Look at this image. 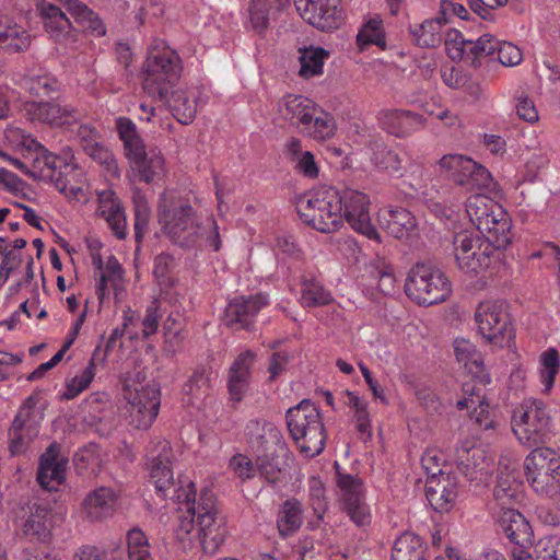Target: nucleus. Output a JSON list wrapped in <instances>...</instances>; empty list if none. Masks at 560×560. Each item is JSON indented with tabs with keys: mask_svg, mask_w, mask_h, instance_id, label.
Here are the masks:
<instances>
[{
	"mask_svg": "<svg viewBox=\"0 0 560 560\" xmlns=\"http://www.w3.org/2000/svg\"><path fill=\"white\" fill-rule=\"evenodd\" d=\"M287 425L292 440L305 457L320 454L326 443L325 427L315 404L302 400L287 411Z\"/></svg>",
	"mask_w": 560,
	"mask_h": 560,
	"instance_id": "nucleus-6",
	"label": "nucleus"
},
{
	"mask_svg": "<svg viewBox=\"0 0 560 560\" xmlns=\"http://www.w3.org/2000/svg\"><path fill=\"white\" fill-rule=\"evenodd\" d=\"M352 230L365 236L370 241L380 243V234L371 223L370 199L360 191L352 190Z\"/></svg>",
	"mask_w": 560,
	"mask_h": 560,
	"instance_id": "nucleus-39",
	"label": "nucleus"
},
{
	"mask_svg": "<svg viewBox=\"0 0 560 560\" xmlns=\"http://www.w3.org/2000/svg\"><path fill=\"white\" fill-rule=\"evenodd\" d=\"M535 552L538 560H560V535H549L539 539Z\"/></svg>",
	"mask_w": 560,
	"mask_h": 560,
	"instance_id": "nucleus-62",
	"label": "nucleus"
},
{
	"mask_svg": "<svg viewBox=\"0 0 560 560\" xmlns=\"http://www.w3.org/2000/svg\"><path fill=\"white\" fill-rule=\"evenodd\" d=\"M268 303L269 300L264 294L236 296L225 307L224 322L230 327L247 328Z\"/></svg>",
	"mask_w": 560,
	"mask_h": 560,
	"instance_id": "nucleus-20",
	"label": "nucleus"
},
{
	"mask_svg": "<svg viewBox=\"0 0 560 560\" xmlns=\"http://www.w3.org/2000/svg\"><path fill=\"white\" fill-rule=\"evenodd\" d=\"M105 355H101L100 347H97L88 364L78 370L72 376L68 377L65 385V390L61 394L63 399L70 400L78 397L81 393L88 389L95 377L97 363H103Z\"/></svg>",
	"mask_w": 560,
	"mask_h": 560,
	"instance_id": "nucleus-36",
	"label": "nucleus"
},
{
	"mask_svg": "<svg viewBox=\"0 0 560 560\" xmlns=\"http://www.w3.org/2000/svg\"><path fill=\"white\" fill-rule=\"evenodd\" d=\"M468 50L466 56H472L476 58L485 56H495L498 39L490 34H485L477 39L471 38L467 44Z\"/></svg>",
	"mask_w": 560,
	"mask_h": 560,
	"instance_id": "nucleus-59",
	"label": "nucleus"
},
{
	"mask_svg": "<svg viewBox=\"0 0 560 560\" xmlns=\"http://www.w3.org/2000/svg\"><path fill=\"white\" fill-rule=\"evenodd\" d=\"M78 137L83 142V149L98 163L105 165L108 172L118 176V166L113 154L98 142L97 131L89 125H81L78 129Z\"/></svg>",
	"mask_w": 560,
	"mask_h": 560,
	"instance_id": "nucleus-38",
	"label": "nucleus"
},
{
	"mask_svg": "<svg viewBox=\"0 0 560 560\" xmlns=\"http://www.w3.org/2000/svg\"><path fill=\"white\" fill-rule=\"evenodd\" d=\"M538 376L542 385L541 392L549 394L560 371V354L556 348H548L538 358Z\"/></svg>",
	"mask_w": 560,
	"mask_h": 560,
	"instance_id": "nucleus-47",
	"label": "nucleus"
},
{
	"mask_svg": "<svg viewBox=\"0 0 560 560\" xmlns=\"http://www.w3.org/2000/svg\"><path fill=\"white\" fill-rule=\"evenodd\" d=\"M369 268V278L373 280V282H369L370 287L374 284L377 285V289L384 295H394L398 292L396 284V276L394 272V267L386 260L385 257L376 256L373 262L368 267ZM365 275H361L358 277V281L360 285H365Z\"/></svg>",
	"mask_w": 560,
	"mask_h": 560,
	"instance_id": "nucleus-37",
	"label": "nucleus"
},
{
	"mask_svg": "<svg viewBox=\"0 0 560 560\" xmlns=\"http://www.w3.org/2000/svg\"><path fill=\"white\" fill-rule=\"evenodd\" d=\"M161 233L173 244L188 249L221 248L219 226L213 217L202 218L173 190H165L158 205Z\"/></svg>",
	"mask_w": 560,
	"mask_h": 560,
	"instance_id": "nucleus-2",
	"label": "nucleus"
},
{
	"mask_svg": "<svg viewBox=\"0 0 560 560\" xmlns=\"http://www.w3.org/2000/svg\"><path fill=\"white\" fill-rule=\"evenodd\" d=\"M44 27L57 43L74 42L72 24L67 15L56 5L42 2L38 5Z\"/></svg>",
	"mask_w": 560,
	"mask_h": 560,
	"instance_id": "nucleus-34",
	"label": "nucleus"
},
{
	"mask_svg": "<svg viewBox=\"0 0 560 560\" xmlns=\"http://www.w3.org/2000/svg\"><path fill=\"white\" fill-rule=\"evenodd\" d=\"M552 418L548 406L536 398H526L513 411L512 430L522 445L532 447L549 440Z\"/></svg>",
	"mask_w": 560,
	"mask_h": 560,
	"instance_id": "nucleus-9",
	"label": "nucleus"
},
{
	"mask_svg": "<svg viewBox=\"0 0 560 560\" xmlns=\"http://www.w3.org/2000/svg\"><path fill=\"white\" fill-rule=\"evenodd\" d=\"M208 100V93L203 88L192 86L189 89L174 88L170 91L166 103L173 116L184 125L190 124L197 114L199 106L206 104Z\"/></svg>",
	"mask_w": 560,
	"mask_h": 560,
	"instance_id": "nucleus-18",
	"label": "nucleus"
},
{
	"mask_svg": "<svg viewBox=\"0 0 560 560\" xmlns=\"http://www.w3.org/2000/svg\"><path fill=\"white\" fill-rule=\"evenodd\" d=\"M495 235L481 234L476 231L463 230L453 237L454 256L458 268L471 275L488 269L499 249L509 244L494 242Z\"/></svg>",
	"mask_w": 560,
	"mask_h": 560,
	"instance_id": "nucleus-8",
	"label": "nucleus"
},
{
	"mask_svg": "<svg viewBox=\"0 0 560 560\" xmlns=\"http://www.w3.org/2000/svg\"><path fill=\"white\" fill-rule=\"evenodd\" d=\"M93 262L100 269V280L96 284V295L100 302L103 303L109 296L112 289L115 299L121 300L125 293V279L119 261L110 256L104 266H102L101 258H93Z\"/></svg>",
	"mask_w": 560,
	"mask_h": 560,
	"instance_id": "nucleus-25",
	"label": "nucleus"
},
{
	"mask_svg": "<svg viewBox=\"0 0 560 560\" xmlns=\"http://www.w3.org/2000/svg\"><path fill=\"white\" fill-rule=\"evenodd\" d=\"M3 140L11 149L22 153H31L40 147V143L31 133L16 125L7 127Z\"/></svg>",
	"mask_w": 560,
	"mask_h": 560,
	"instance_id": "nucleus-53",
	"label": "nucleus"
},
{
	"mask_svg": "<svg viewBox=\"0 0 560 560\" xmlns=\"http://www.w3.org/2000/svg\"><path fill=\"white\" fill-rule=\"evenodd\" d=\"M12 81L30 96H49L58 89L56 79L40 69H28L15 72L12 77Z\"/></svg>",
	"mask_w": 560,
	"mask_h": 560,
	"instance_id": "nucleus-32",
	"label": "nucleus"
},
{
	"mask_svg": "<svg viewBox=\"0 0 560 560\" xmlns=\"http://www.w3.org/2000/svg\"><path fill=\"white\" fill-rule=\"evenodd\" d=\"M380 127L397 138H405L422 129L425 119L417 113L407 109H383L377 116Z\"/></svg>",
	"mask_w": 560,
	"mask_h": 560,
	"instance_id": "nucleus-21",
	"label": "nucleus"
},
{
	"mask_svg": "<svg viewBox=\"0 0 560 560\" xmlns=\"http://www.w3.org/2000/svg\"><path fill=\"white\" fill-rule=\"evenodd\" d=\"M143 90L159 101H166L182 72L179 56L163 42L149 48L142 66Z\"/></svg>",
	"mask_w": 560,
	"mask_h": 560,
	"instance_id": "nucleus-5",
	"label": "nucleus"
},
{
	"mask_svg": "<svg viewBox=\"0 0 560 560\" xmlns=\"http://www.w3.org/2000/svg\"><path fill=\"white\" fill-rule=\"evenodd\" d=\"M456 462L459 471L471 481L481 480L492 468V459L482 448L476 446L463 445L457 448Z\"/></svg>",
	"mask_w": 560,
	"mask_h": 560,
	"instance_id": "nucleus-29",
	"label": "nucleus"
},
{
	"mask_svg": "<svg viewBox=\"0 0 560 560\" xmlns=\"http://www.w3.org/2000/svg\"><path fill=\"white\" fill-rule=\"evenodd\" d=\"M424 553L422 539L413 533L406 532L395 540L392 560H424Z\"/></svg>",
	"mask_w": 560,
	"mask_h": 560,
	"instance_id": "nucleus-46",
	"label": "nucleus"
},
{
	"mask_svg": "<svg viewBox=\"0 0 560 560\" xmlns=\"http://www.w3.org/2000/svg\"><path fill=\"white\" fill-rule=\"evenodd\" d=\"M228 467L229 470L241 481L252 479L257 471V466H254L250 458L241 453H237L231 457Z\"/></svg>",
	"mask_w": 560,
	"mask_h": 560,
	"instance_id": "nucleus-61",
	"label": "nucleus"
},
{
	"mask_svg": "<svg viewBox=\"0 0 560 560\" xmlns=\"http://www.w3.org/2000/svg\"><path fill=\"white\" fill-rule=\"evenodd\" d=\"M32 44L27 28L18 24L12 18L0 15V49L8 54L26 51Z\"/></svg>",
	"mask_w": 560,
	"mask_h": 560,
	"instance_id": "nucleus-33",
	"label": "nucleus"
},
{
	"mask_svg": "<svg viewBox=\"0 0 560 560\" xmlns=\"http://www.w3.org/2000/svg\"><path fill=\"white\" fill-rule=\"evenodd\" d=\"M30 154H34V174L55 183L57 178L69 176L77 168L73 151L69 147L63 148L60 154H55L40 144L37 150Z\"/></svg>",
	"mask_w": 560,
	"mask_h": 560,
	"instance_id": "nucleus-17",
	"label": "nucleus"
},
{
	"mask_svg": "<svg viewBox=\"0 0 560 560\" xmlns=\"http://www.w3.org/2000/svg\"><path fill=\"white\" fill-rule=\"evenodd\" d=\"M289 0H253L249 7V25L256 32L267 27L268 18L272 9H280Z\"/></svg>",
	"mask_w": 560,
	"mask_h": 560,
	"instance_id": "nucleus-52",
	"label": "nucleus"
},
{
	"mask_svg": "<svg viewBox=\"0 0 560 560\" xmlns=\"http://www.w3.org/2000/svg\"><path fill=\"white\" fill-rule=\"evenodd\" d=\"M355 148H352V154L361 158L368 156L371 164L380 172L386 173L393 177L400 178L404 175L402 160L398 152L388 147L372 128L364 127L357 130ZM363 159H361L362 161Z\"/></svg>",
	"mask_w": 560,
	"mask_h": 560,
	"instance_id": "nucleus-14",
	"label": "nucleus"
},
{
	"mask_svg": "<svg viewBox=\"0 0 560 560\" xmlns=\"http://www.w3.org/2000/svg\"><path fill=\"white\" fill-rule=\"evenodd\" d=\"M439 164L451 180L464 187L467 191L475 189L492 190L493 182L489 171L467 156L459 154L444 155Z\"/></svg>",
	"mask_w": 560,
	"mask_h": 560,
	"instance_id": "nucleus-15",
	"label": "nucleus"
},
{
	"mask_svg": "<svg viewBox=\"0 0 560 560\" xmlns=\"http://www.w3.org/2000/svg\"><path fill=\"white\" fill-rule=\"evenodd\" d=\"M55 186L68 199L80 203H86L92 196V190L85 180L84 173L78 167L69 176L57 178Z\"/></svg>",
	"mask_w": 560,
	"mask_h": 560,
	"instance_id": "nucleus-43",
	"label": "nucleus"
},
{
	"mask_svg": "<svg viewBox=\"0 0 560 560\" xmlns=\"http://www.w3.org/2000/svg\"><path fill=\"white\" fill-rule=\"evenodd\" d=\"M71 3L68 12L79 24L95 36H104L106 34V26L96 13L78 0Z\"/></svg>",
	"mask_w": 560,
	"mask_h": 560,
	"instance_id": "nucleus-51",
	"label": "nucleus"
},
{
	"mask_svg": "<svg viewBox=\"0 0 560 560\" xmlns=\"http://www.w3.org/2000/svg\"><path fill=\"white\" fill-rule=\"evenodd\" d=\"M383 218L384 228L395 238L407 241L416 235L417 220L407 209H390L384 212Z\"/></svg>",
	"mask_w": 560,
	"mask_h": 560,
	"instance_id": "nucleus-40",
	"label": "nucleus"
},
{
	"mask_svg": "<svg viewBox=\"0 0 560 560\" xmlns=\"http://www.w3.org/2000/svg\"><path fill=\"white\" fill-rule=\"evenodd\" d=\"M32 398H28L14 418L12 427L9 431V450L12 455L20 454L26 450L30 441L37 434V429L28 423V416Z\"/></svg>",
	"mask_w": 560,
	"mask_h": 560,
	"instance_id": "nucleus-35",
	"label": "nucleus"
},
{
	"mask_svg": "<svg viewBox=\"0 0 560 560\" xmlns=\"http://www.w3.org/2000/svg\"><path fill=\"white\" fill-rule=\"evenodd\" d=\"M296 209L306 224L324 233L337 231L350 218L347 196L328 185L310 190L299 199Z\"/></svg>",
	"mask_w": 560,
	"mask_h": 560,
	"instance_id": "nucleus-3",
	"label": "nucleus"
},
{
	"mask_svg": "<svg viewBox=\"0 0 560 560\" xmlns=\"http://www.w3.org/2000/svg\"><path fill=\"white\" fill-rule=\"evenodd\" d=\"M459 410H471L470 417L476 424L485 431H495L497 423L489 411V404L485 401V397L474 390L468 397L459 399L456 404Z\"/></svg>",
	"mask_w": 560,
	"mask_h": 560,
	"instance_id": "nucleus-44",
	"label": "nucleus"
},
{
	"mask_svg": "<svg viewBox=\"0 0 560 560\" xmlns=\"http://www.w3.org/2000/svg\"><path fill=\"white\" fill-rule=\"evenodd\" d=\"M454 354L456 360L467 366L469 363L478 364L480 355L472 342L464 338L454 340Z\"/></svg>",
	"mask_w": 560,
	"mask_h": 560,
	"instance_id": "nucleus-63",
	"label": "nucleus"
},
{
	"mask_svg": "<svg viewBox=\"0 0 560 560\" xmlns=\"http://www.w3.org/2000/svg\"><path fill=\"white\" fill-rule=\"evenodd\" d=\"M132 200L135 208V233L139 241L148 229L151 219V207L147 197L140 190H135Z\"/></svg>",
	"mask_w": 560,
	"mask_h": 560,
	"instance_id": "nucleus-57",
	"label": "nucleus"
},
{
	"mask_svg": "<svg viewBox=\"0 0 560 560\" xmlns=\"http://www.w3.org/2000/svg\"><path fill=\"white\" fill-rule=\"evenodd\" d=\"M525 477L540 495L553 497L560 478V455L549 447H536L524 459Z\"/></svg>",
	"mask_w": 560,
	"mask_h": 560,
	"instance_id": "nucleus-13",
	"label": "nucleus"
},
{
	"mask_svg": "<svg viewBox=\"0 0 560 560\" xmlns=\"http://www.w3.org/2000/svg\"><path fill=\"white\" fill-rule=\"evenodd\" d=\"M118 494L109 487H100L90 491L82 501L81 515L89 522H103L114 515Z\"/></svg>",
	"mask_w": 560,
	"mask_h": 560,
	"instance_id": "nucleus-22",
	"label": "nucleus"
},
{
	"mask_svg": "<svg viewBox=\"0 0 560 560\" xmlns=\"http://www.w3.org/2000/svg\"><path fill=\"white\" fill-rule=\"evenodd\" d=\"M21 112L31 121L62 127L78 119V113L70 106H61L50 102H25Z\"/></svg>",
	"mask_w": 560,
	"mask_h": 560,
	"instance_id": "nucleus-19",
	"label": "nucleus"
},
{
	"mask_svg": "<svg viewBox=\"0 0 560 560\" xmlns=\"http://www.w3.org/2000/svg\"><path fill=\"white\" fill-rule=\"evenodd\" d=\"M520 488L521 485L514 476L501 472L498 476V482L493 490L494 500L499 505H501V509H506L505 505L517 500L520 495Z\"/></svg>",
	"mask_w": 560,
	"mask_h": 560,
	"instance_id": "nucleus-54",
	"label": "nucleus"
},
{
	"mask_svg": "<svg viewBox=\"0 0 560 560\" xmlns=\"http://www.w3.org/2000/svg\"><path fill=\"white\" fill-rule=\"evenodd\" d=\"M250 447L256 453L257 471L269 482L278 481L282 476L281 459L289 450L278 428L272 423L253 422L248 425Z\"/></svg>",
	"mask_w": 560,
	"mask_h": 560,
	"instance_id": "nucleus-7",
	"label": "nucleus"
},
{
	"mask_svg": "<svg viewBox=\"0 0 560 560\" xmlns=\"http://www.w3.org/2000/svg\"><path fill=\"white\" fill-rule=\"evenodd\" d=\"M50 513L47 508L36 506L23 525V534L31 542L46 544L50 539Z\"/></svg>",
	"mask_w": 560,
	"mask_h": 560,
	"instance_id": "nucleus-42",
	"label": "nucleus"
},
{
	"mask_svg": "<svg viewBox=\"0 0 560 560\" xmlns=\"http://www.w3.org/2000/svg\"><path fill=\"white\" fill-rule=\"evenodd\" d=\"M457 493L456 479L450 474L427 479L425 497L431 508L436 512L450 511L455 503Z\"/></svg>",
	"mask_w": 560,
	"mask_h": 560,
	"instance_id": "nucleus-28",
	"label": "nucleus"
},
{
	"mask_svg": "<svg viewBox=\"0 0 560 560\" xmlns=\"http://www.w3.org/2000/svg\"><path fill=\"white\" fill-rule=\"evenodd\" d=\"M352 523L361 530L359 536L363 540L368 536L372 522L370 506L364 500V487L360 478L352 477Z\"/></svg>",
	"mask_w": 560,
	"mask_h": 560,
	"instance_id": "nucleus-45",
	"label": "nucleus"
},
{
	"mask_svg": "<svg viewBox=\"0 0 560 560\" xmlns=\"http://www.w3.org/2000/svg\"><path fill=\"white\" fill-rule=\"evenodd\" d=\"M405 292L419 305H433L444 302L451 295L452 287L441 269L419 262L406 278Z\"/></svg>",
	"mask_w": 560,
	"mask_h": 560,
	"instance_id": "nucleus-10",
	"label": "nucleus"
},
{
	"mask_svg": "<svg viewBox=\"0 0 560 560\" xmlns=\"http://www.w3.org/2000/svg\"><path fill=\"white\" fill-rule=\"evenodd\" d=\"M330 57L329 50L319 46H304L299 48V74L303 79H312L324 73V65Z\"/></svg>",
	"mask_w": 560,
	"mask_h": 560,
	"instance_id": "nucleus-41",
	"label": "nucleus"
},
{
	"mask_svg": "<svg viewBox=\"0 0 560 560\" xmlns=\"http://www.w3.org/2000/svg\"><path fill=\"white\" fill-rule=\"evenodd\" d=\"M331 295L317 281H306L303 283L301 292V303L306 307H314L329 303Z\"/></svg>",
	"mask_w": 560,
	"mask_h": 560,
	"instance_id": "nucleus-58",
	"label": "nucleus"
},
{
	"mask_svg": "<svg viewBox=\"0 0 560 560\" xmlns=\"http://www.w3.org/2000/svg\"><path fill=\"white\" fill-rule=\"evenodd\" d=\"M97 213L103 218L117 238L124 240L128 234L127 218L118 196L110 189L98 194Z\"/></svg>",
	"mask_w": 560,
	"mask_h": 560,
	"instance_id": "nucleus-30",
	"label": "nucleus"
},
{
	"mask_svg": "<svg viewBox=\"0 0 560 560\" xmlns=\"http://www.w3.org/2000/svg\"><path fill=\"white\" fill-rule=\"evenodd\" d=\"M318 112L317 104L303 95L287 94L278 102L279 116L301 129L310 124Z\"/></svg>",
	"mask_w": 560,
	"mask_h": 560,
	"instance_id": "nucleus-26",
	"label": "nucleus"
},
{
	"mask_svg": "<svg viewBox=\"0 0 560 560\" xmlns=\"http://www.w3.org/2000/svg\"><path fill=\"white\" fill-rule=\"evenodd\" d=\"M116 128L124 143L125 155L129 160L144 148L142 139L140 138L136 125L126 117L116 119Z\"/></svg>",
	"mask_w": 560,
	"mask_h": 560,
	"instance_id": "nucleus-50",
	"label": "nucleus"
},
{
	"mask_svg": "<svg viewBox=\"0 0 560 560\" xmlns=\"http://www.w3.org/2000/svg\"><path fill=\"white\" fill-rule=\"evenodd\" d=\"M335 129L334 118L319 109L311 122L302 128V131L315 140L323 141L330 138L335 133Z\"/></svg>",
	"mask_w": 560,
	"mask_h": 560,
	"instance_id": "nucleus-55",
	"label": "nucleus"
},
{
	"mask_svg": "<svg viewBox=\"0 0 560 560\" xmlns=\"http://www.w3.org/2000/svg\"><path fill=\"white\" fill-rule=\"evenodd\" d=\"M445 23L443 15L440 14L411 28V34L419 46L436 47L443 40L442 27Z\"/></svg>",
	"mask_w": 560,
	"mask_h": 560,
	"instance_id": "nucleus-49",
	"label": "nucleus"
},
{
	"mask_svg": "<svg viewBox=\"0 0 560 560\" xmlns=\"http://www.w3.org/2000/svg\"><path fill=\"white\" fill-rule=\"evenodd\" d=\"M498 532L503 534L514 548H526L532 542V527L515 509H501L497 515Z\"/></svg>",
	"mask_w": 560,
	"mask_h": 560,
	"instance_id": "nucleus-23",
	"label": "nucleus"
},
{
	"mask_svg": "<svg viewBox=\"0 0 560 560\" xmlns=\"http://www.w3.org/2000/svg\"><path fill=\"white\" fill-rule=\"evenodd\" d=\"M255 363V353L245 350L232 363L228 374V389L232 400L238 402L247 394Z\"/></svg>",
	"mask_w": 560,
	"mask_h": 560,
	"instance_id": "nucleus-24",
	"label": "nucleus"
},
{
	"mask_svg": "<svg viewBox=\"0 0 560 560\" xmlns=\"http://www.w3.org/2000/svg\"><path fill=\"white\" fill-rule=\"evenodd\" d=\"M130 168L138 178L147 184L162 178L165 175V162L161 151L156 148L145 147L129 160Z\"/></svg>",
	"mask_w": 560,
	"mask_h": 560,
	"instance_id": "nucleus-31",
	"label": "nucleus"
},
{
	"mask_svg": "<svg viewBox=\"0 0 560 560\" xmlns=\"http://www.w3.org/2000/svg\"><path fill=\"white\" fill-rule=\"evenodd\" d=\"M67 459L61 456L56 445H50L42 455L37 480L49 491L57 490L66 479Z\"/></svg>",
	"mask_w": 560,
	"mask_h": 560,
	"instance_id": "nucleus-27",
	"label": "nucleus"
},
{
	"mask_svg": "<svg viewBox=\"0 0 560 560\" xmlns=\"http://www.w3.org/2000/svg\"><path fill=\"white\" fill-rule=\"evenodd\" d=\"M495 58L506 67L521 63L523 55L521 49L512 43L498 40Z\"/></svg>",
	"mask_w": 560,
	"mask_h": 560,
	"instance_id": "nucleus-64",
	"label": "nucleus"
},
{
	"mask_svg": "<svg viewBox=\"0 0 560 560\" xmlns=\"http://www.w3.org/2000/svg\"><path fill=\"white\" fill-rule=\"evenodd\" d=\"M355 39L360 51L370 45L385 50L387 46L382 19L380 16L370 18L359 30Z\"/></svg>",
	"mask_w": 560,
	"mask_h": 560,
	"instance_id": "nucleus-48",
	"label": "nucleus"
},
{
	"mask_svg": "<svg viewBox=\"0 0 560 560\" xmlns=\"http://www.w3.org/2000/svg\"><path fill=\"white\" fill-rule=\"evenodd\" d=\"M466 212L470 222L481 234L495 235L494 242L510 244L511 219L501 205L483 194H475L466 200Z\"/></svg>",
	"mask_w": 560,
	"mask_h": 560,
	"instance_id": "nucleus-11",
	"label": "nucleus"
},
{
	"mask_svg": "<svg viewBox=\"0 0 560 560\" xmlns=\"http://www.w3.org/2000/svg\"><path fill=\"white\" fill-rule=\"evenodd\" d=\"M278 529L282 536L293 534L302 524L301 508L298 502L287 501L279 514Z\"/></svg>",
	"mask_w": 560,
	"mask_h": 560,
	"instance_id": "nucleus-56",
	"label": "nucleus"
},
{
	"mask_svg": "<svg viewBox=\"0 0 560 560\" xmlns=\"http://www.w3.org/2000/svg\"><path fill=\"white\" fill-rule=\"evenodd\" d=\"M300 16L322 32L339 28L346 21L340 0H294Z\"/></svg>",
	"mask_w": 560,
	"mask_h": 560,
	"instance_id": "nucleus-16",
	"label": "nucleus"
},
{
	"mask_svg": "<svg viewBox=\"0 0 560 560\" xmlns=\"http://www.w3.org/2000/svg\"><path fill=\"white\" fill-rule=\"evenodd\" d=\"M145 378L144 369L139 365L128 371L122 380L130 423L141 430L152 425L161 405L160 389L155 384L145 382Z\"/></svg>",
	"mask_w": 560,
	"mask_h": 560,
	"instance_id": "nucleus-4",
	"label": "nucleus"
},
{
	"mask_svg": "<svg viewBox=\"0 0 560 560\" xmlns=\"http://www.w3.org/2000/svg\"><path fill=\"white\" fill-rule=\"evenodd\" d=\"M478 334L492 346L504 347L514 337V329L506 304L499 300L480 302L475 310Z\"/></svg>",
	"mask_w": 560,
	"mask_h": 560,
	"instance_id": "nucleus-12",
	"label": "nucleus"
},
{
	"mask_svg": "<svg viewBox=\"0 0 560 560\" xmlns=\"http://www.w3.org/2000/svg\"><path fill=\"white\" fill-rule=\"evenodd\" d=\"M471 38H466L462 32L456 28L448 30L445 34V46L448 51L450 57L455 59H462L466 56L468 50V42Z\"/></svg>",
	"mask_w": 560,
	"mask_h": 560,
	"instance_id": "nucleus-60",
	"label": "nucleus"
},
{
	"mask_svg": "<svg viewBox=\"0 0 560 560\" xmlns=\"http://www.w3.org/2000/svg\"><path fill=\"white\" fill-rule=\"evenodd\" d=\"M145 458L155 492L185 508L175 527V538L180 548L186 551L199 545L206 553H215L224 544L228 530L223 517L218 513L213 495L203 492L197 502L196 487L190 479L178 478L177 482L174 481V456L168 441L151 442Z\"/></svg>",
	"mask_w": 560,
	"mask_h": 560,
	"instance_id": "nucleus-1",
	"label": "nucleus"
}]
</instances>
